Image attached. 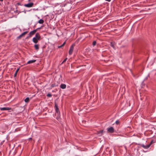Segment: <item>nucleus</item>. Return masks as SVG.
<instances>
[{
  "label": "nucleus",
  "instance_id": "1",
  "mask_svg": "<svg viewBox=\"0 0 156 156\" xmlns=\"http://www.w3.org/2000/svg\"><path fill=\"white\" fill-rule=\"evenodd\" d=\"M153 143V141L152 140L150 144L147 145H144V144L142 145L141 146L145 149H147L150 147L151 145Z\"/></svg>",
  "mask_w": 156,
  "mask_h": 156
},
{
  "label": "nucleus",
  "instance_id": "2",
  "mask_svg": "<svg viewBox=\"0 0 156 156\" xmlns=\"http://www.w3.org/2000/svg\"><path fill=\"white\" fill-rule=\"evenodd\" d=\"M74 46L75 45L74 44H73L71 46L69 52V55H71L72 54Z\"/></svg>",
  "mask_w": 156,
  "mask_h": 156
},
{
  "label": "nucleus",
  "instance_id": "3",
  "mask_svg": "<svg viewBox=\"0 0 156 156\" xmlns=\"http://www.w3.org/2000/svg\"><path fill=\"white\" fill-rule=\"evenodd\" d=\"M114 129L112 127H111L107 128V131L108 133H113L114 132Z\"/></svg>",
  "mask_w": 156,
  "mask_h": 156
},
{
  "label": "nucleus",
  "instance_id": "4",
  "mask_svg": "<svg viewBox=\"0 0 156 156\" xmlns=\"http://www.w3.org/2000/svg\"><path fill=\"white\" fill-rule=\"evenodd\" d=\"M34 5V3L33 2L27 4H25L24 6L27 7H32Z\"/></svg>",
  "mask_w": 156,
  "mask_h": 156
},
{
  "label": "nucleus",
  "instance_id": "5",
  "mask_svg": "<svg viewBox=\"0 0 156 156\" xmlns=\"http://www.w3.org/2000/svg\"><path fill=\"white\" fill-rule=\"evenodd\" d=\"M37 31V29L34 30L32 31H30L29 34V36L31 37L32 36L34 35Z\"/></svg>",
  "mask_w": 156,
  "mask_h": 156
},
{
  "label": "nucleus",
  "instance_id": "6",
  "mask_svg": "<svg viewBox=\"0 0 156 156\" xmlns=\"http://www.w3.org/2000/svg\"><path fill=\"white\" fill-rule=\"evenodd\" d=\"M55 110L56 112L58 114H59L60 113V112L59 110V109L58 108V105L56 104V103H55Z\"/></svg>",
  "mask_w": 156,
  "mask_h": 156
},
{
  "label": "nucleus",
  "instance_id": "7",
  "mask_svg": "<svg viewBox=\"0 0 156 156\" xmlns=\"http://www.w3.org/2000/svg\"><path fill=\"white\" fill-rule=\"evenodd\" d=\"M28 32L27 31L24 32L23 33H22L21 35H20V36L17 37V39H20L23 36L25 35Z\"/></svg>",
  "mask_w": 156,
  "mask_h": 156
},
{
  "label": "nucleus",
  "instance_id": "8",
  "mask_svg": "<svg viewBox=\"0 0 156 156\" xmlns=\"http://www.w3.org/2000/svg\"><path fill=\"white\" fill-rule=\"evenodd\" d=\"M11 109V108L10 107H3L0 108V110L1 111L9 110Z\"/></svg>",
  "mask_w": 156,
  "mask_h": 156
},
{
  "label": "nucleus",
  "instance_id": "9",
  "mask_svg": "<svg viewBox=\"0 0 156 156\" xmlns=\"http://www.w3.org/2000/svg\"><path fill=\"white\" fill-rule=\"evenodd\" d=\"M103 130H101L98 131L97 133V134L99 136H101L103 134Z\"/></svg>",
  "mask_w": 156,
  "mask_h": 156
},
{
  "label": "nucleus",
  "instance_id": "10",
  "mask_svg": "<svg viewBox=\"0 0 156 156\" xmlns=\"http://www.w3.org/2000/svg\"><path fill=\"white\" fill-rule=\"evenodd\" d=\"M34 37L39 40L41 37L39 34L38 33H36Z\"/></svg>",
  "mask_w": 156,
  "mask_h": 156
},
{
  "label": "nucleus",
  "instance_id": "11",
  "mask_svg": "<svg viewBox=\"0 0 156 156\" xmlns=\"http://www.w3.org/2000/svg\"><path fill=\"white\" fill-rule=\"evenodd\" d=\"M60 87L62 89H64L66 87V85L64 84H61L60 85Z\"/></svg>",
  "mask_w": 156,
  "mask_h": 156
},
{
  "label": "nucleus",
  "instance_id": "12",
  "mask_svg": "<svg viewBox=\"0 0 156 156\" xmlns=\"http://www.w3.org/2000/svg\"><path fill=\"white\" fill-rule=\"evenodd\" d=\"M39 40L35 37H34L33 39V41L35 43H37Z\"/></svg>",
  "mask_w": 156,
  "mask_h": 156
},
{
  "label": "nucleus",
  "instance_id": "13",
  "mask_svg": "<svg viewBox=\"0 0 156 156\" xmlns=\"http://www.w3.org/2000/svg\"><path fill=\"white\" fill-rule=\"evenodd\" d=\"M36 60H30L28 62H27V64H31V63H34V62H36Z\"/></svg>",
  "mask_w": 156,
  "mask_h": 156
},
{
  "label": "nucleus",
  "instance_id": "14",
  "mask_svg": "<svg viewBox=\"0 0 156 156\" xmlns=\"http://www.w3.org/2000/svg\"><path fill=\"white\" fill-rule=\"evenodd\" d=\"M34 48L37 50H38L39 49V45L38 44H35L34 45Z\"/></svg>",
  "mask_w": 156,
  "mask_h": 156
},
{
  "label": "nucleus",
  "instance_id": "15",
  "mask_svg": "<svg viewBox=\"0 0 156 156\" xmlns=\"http://www.w3.org/2000/svg\"><path fill=\"white\" fill-rule=\"evenodd\" d=\"M20 69V68H18L17 69H16V70L14 74V76H16V75L17 74V73H18V71H19Z\"/></svg>",
  "mask_w": 156,
  "mask_h": 156
},
{
  "label": "nucleus",
  "instance_id": "16",
  "mask_svg": "<svg viewBox=\"0 0 156 156\" xmlns=\"http://www.w3.org/2000/svg\"><path fill=\"white\" fill-rule=\"evenodd\" d=\"M66 43V42L65 41L62 45H61L60 46H58V48H61L63 47V46H64V45H65Z\"/></svg>",
  "mask_w": 156,
  "mask_h": 156
},
{
  "label": "nucleus",
  "instance_id": "17",
  "mask_svg": "<svg viewBox=\"0 0 156 156\" xmlns=\"http://www.w3.org/2000/svg\"><path fill=\"white\" fill-rule=\"evenodd\" d=\"M38 22L40 24H43L44 22V21L42 19H40L39 20Z\"/></svg>",
  "mask_w": 156,
  "mask_h": 156
},
{
  "label": "nucleus",
  "instance_id": "18",
  "mask_svg": "<svg viewBox=\"0 0 156 156\" xmlns=\"http://www.w3.org/2000/svg\"><path fill=\"white\" fill-rule=\"evenodd\" d=\"M29 101H30L29 98L28 97L26 98L24 100L25 101L26 103L28 102Z\"/></svg>",
  "mask_w": 156,
  "mask_h": 156
},
{
  "label": "nucleus",
  "instance_id": "19",
  "mask_svg": "<svg viewBox=\"0 0 156 156\" xmlns=\"http://www.w3.org/2000/svg\"><path fill=\"white\" fill-rule=\"evenodd\" d=\"M57 86H58V85H56L55 83H53V84H51V88H52V87H55Z\"/></svg>",
  "mask_w": 156,
  "mask_h": 156
},
{
  "label": "nucleus",
  "instance_id": "20",
  "mask_svg": "<svg viewBox=\"0 0 156 156\" xmlns=\"http://www.w3.org/2000/svg\"><path fill=\"white\" fill-rule=\"evenodd\" d=\"M47 96L49 97H51L52 95L50 93H48V94H47Z\"/></svg>",
  "mask_w": 156,
  "mask_h": 156
},
{
  "label": "nucleus",
  "instance_id": "21",
  "mask_svg": "<svg viewBox=\"0 0 156 156\" xmlns=\"http://www.w3.org/2000/svg\"><path fill=\"white\" fill-rule=\"evenodd\" d=\"M96 44V42L95 41H94L93 42L92 44H93V46H94Z\"/></svg>",
  "mask_w": 156,
  "mask_h": 156
},
{
  "label": "nucleus",
  "instance_id": "22",
  "mask_svg": "<svg viewBox=\"0 0 156 156\" xmlns=\"http://www.w3.org/2000/svg\"><path fill=\"white\" fill-rule=\"evenodd\" d=\"M67 58H65V59H64V60H63V61L62 62V63H63L64 62H65L67 60Z\"/></svg>",
  "mask_w": 156,
  "mask_h": 156
},
{
  "label": "nucleus",
  "instance_id": "23",
  "mask_svg": "<svg viewBox=\"0 0 156 156\" xmlns=\"http://www.w3.org/2000/svg\"><path fill=\"white\" fill-rule=\"evenodd\" d=\"M119 123V121L118 120H117L115 122V123L116 124H118Z\"/></svg>",
  "mask_w": 156,
  "mask_h": 156
},
{
  "label": "nucleus",
  "instance_id": "24",
  "mask_svg": "<svg viewBox=\"0 0 156 156\" xmlns=\"http://www.w3.org/2000/svg\"><path fill=\"white\" fill-rule=\"evenodd\" d=\"M111 46L113 48H114V45L113 44H112V43H111Z\"/></svg>",
  "mask_w": 156,
  "mask_h": 156
},
{
  "label": "nucleus",
  "instance_id": "25",
  "mask_svg": "<svg viewBox=\"0 0 156 156\" xmlns=\"http://www.w3.org/2000/svg\"><path fill=\"white\" fill-rule=\"evenodd\" d=\"M106 1L109 2L111 1V0H106Z\"/></svg>",
  "mask_w": 156,
  "mask_h": 156
},
{
  "label": "nucleus",
  "instance_id": "26",
  "mask_svg": "<svg viewBox=\"0 0 156 156\" xmlns=\"http://www.w3.org/2000/svg\"><path fill=\"white\" fill-rule=\"evenodd\" d=\"M29 140H32V138H30L29 139Z\"/></svg>",
  "mask_w": 156,
  "mask_h": 156
},
{
  "label": "nucleus",
  "instance_id": "27",
  "mask_svg": "<svg viewBox=\"0 0 156 156\" xmlns=\"http://www.w3.org/2000/svg\"><path fill=\"white\" fill-rule=\"evenodd\" d=\"M17 4H18V5H20V3H18Z\"/></svg>",
  "mask_w": 156,
  "mask_h": 156
},
{
  "label": "nucleus",
  "instance_id": "28",
  "mask_svg": "<svg viewBox=\"0 0 156 156\" xmlns=\"http://www.w3.org/2000/svg\"><path fill=\"white\" fill-rule=\"evenodd\" d=\"M3 0H0V1H2Z\"/></svg>",
  "mask_w": 156,
  "mask_h": 156
},
{
  "label": "nucleus",
  "instance_id": "29",
  "mask_svg": "<svg viewBox=\"0 0 156 156\" xmlns=\"http://www.w3.org/2000/svg\"><path fill=\"white\" fill-rule=\"evenodd\" d=\"M30 0H28L29 1H30Z\"/></svg>",
  "mask_w": 156,
  "mask_h": 156
}]
</instances>
